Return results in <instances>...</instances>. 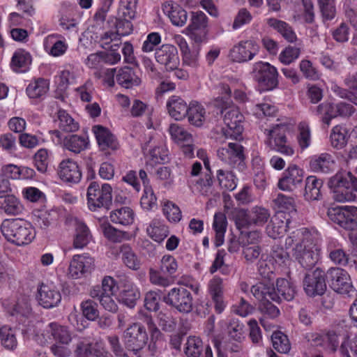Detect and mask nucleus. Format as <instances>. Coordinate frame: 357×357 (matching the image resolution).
Returning <instances> with one entry per match:
<instances>
[{
    "mask_svg": "<svg viewBox=\"0 0 357 357\" xmlns=\"http://www.w3.org/2000/svg\"><path fill=\"white\" fill-rule=\"evenodd\" d=\"M61 36L59 34H52L47 36L44 40V47L45 50L50 48V54L54 56L63 55L68 48V45L63 40H58L54 42V38H59Z\"/></svg>",
    "mask_w": 357,
    "mask_h": 357,
    "instance_id": "37",
    "label": "nucleus"
},
{
    "mask_svg": "<svg viewBox=\"0 0 357 357\" xmlns=\"http://www.w3.org/2000/svg\"><path fill=\"white\" fill-rule=\"evenodd\" d=\"M273 348L281 354H287L291 349L288 337L281 331L274 332L271 336Z\"/></svg>",
    "mask_w": 357,
    "mask_h": 357,
    "instance_id": "54",
    "label": "nucleus"
},
{
    "mask_svg": "<svg viewBox=\"0 0 357 357\" xmlns=\"http://www.w3.org/2000/svg\"><path fill=\"white\" fill-rule=\"evenodd\" d=\"M252 295L260 301L271 300L275 302L280 301V297L276 293L273 284L259 282L252 285L250 289Z\"/></svg>",
    "mask_w": 357,
    "mask_h": 357,
    "instance_id": "26",
    "label": "nucleus"
},
{
    "mask_svg": "<svg viewBox=\"0 0 357 357\" xmlns=\"http://www.w3.org/2000/svg\"><path fill=\"white\" fill-rule=\"evenodd\" d=\"M47 343L49 340H54L60 344H68L72 340L71 332L68 327L57 323H50L42 334Z\"/></svg>",
    "mask_w": 357,
    "mask_h": 357,
    "instance_id": "20",
    "label": "nucleus"
},
{
    "mask_svg": "<svg viewBox=\"0 0 357 357\" xmlns=\"http://www.w3.org/2000/svg\"><path fill=\"white\" fill-rule=\"evenodd\" d=\"M80 307L83 316L89 321H95L99 317L98 304L91 299L81 303Z\"/></svg>",
    "mask_w": 357,
    "mask_h": 357,
    "instance_id": "59",
    "label": "nucleus"
},
{
    "mask_svg": "<svg viewBox=\"0 0 357 357\" xmlns=\"http://www.w3.org/2000/svg\"><path fill=\"white\" fill-rule=\"evenodd\" d=\"M162 9L174 26H183L186 23L187 12L177 3L172 1H166L162 4Z\"/></svg>",
    "mask_w": 357,
    "mask_h": 357,
    "instance_id": "25",
    "label": "nucleus"
},
{
    "mask_svg": "<svg viewBox=\"0 0 357 357\" xmlns=\"http://www.w3.org/2000/svg\"><path fill=\"white\" fill-rule=\"evenodd\" d=\"M310 167L314 172L330 174L336 169V162L330 153H322L311 158Z\"/></svg>",
    "mask_w": 357,
    "mask_h": 357,
    "instance_id": "23",
    "label": "nucleus"
},
{
    "mask_svg": "<svg viewBox=\"0 0 357 357\" xmlns=\"http://www.w3.org/2000/svg\"><path fill=\"white\" fill-rule=\"evenodd\" d=\"M330 287L337 293L351 297L356 295L348 273L340 268H331L326 273Z\"/></svg>",
    "mask_w": 357,
    "mask_h": 357,
    "instance_id": "7",
    "label": "nucleus"
},
{
    "mask_svg": "<svg viewBox=\"0 0 357 357\" xmlns=\"http://www.w3.org/2000/svg\"><path fill=\"white\" fill-rule=\"evenodd\" d=\"M327 251L329 258L333 263L340 266H345L348 264L349 255L335 243L331 242L328 245Z\"/></svg>",
    "mask_w": 357,
    "mask_h": 357,
    "instance_id": "52",
    "label": "nucleus"
},
{
    "mask_svg": "<svg viewBox=\"0 0 357 357\" xmlns=\"http://www.w3.org/2000/svg\"><path fill=\"white\" fill-rule=\"evenodd\" d=\"M119 251L122 255L123 262L128 268L135 271L140 268V261L129 245H121Z\"/></svg>",
    "mask_w": 357,
    "mask_h": 357,
    "instance_id": "45",
    "label": "nucleus"
},
{
    "mask_svg": "<svg viewBox=\"0 0 357 357\" xmlns=\"http://www.w3.org/2000/svg\"><path fill=\"white\" fill-rule=\"evenodd\" d=\"M348 139V130L345 126L337 125L333 128L330 139L333 148L342 149L347 144Z\"/></svg>",
    "mask_w": 357,
    "mask_h": 357,
    "instance_id": "38",
    "label": "nucleus"
},
{
    "mask_svg": "<svg viewBox=\"0 0 357 357\" xmlns=\"http://www.w3.org/2000/svg\"><path fill=\"white\" fill-rule=\"evenodd\" d=\"M92 235L89 227L82 221H76L73 246L75 249H82L90 242Z\"/></svg>",
    "mask_w": 357,
    "mask_h": 357,
    "instance_id": "29",
    "label": "nucleus"
},
{
    "mask_svg": "<svg viewBox=\"0 0 357 357\" xmlns=\"http://www.w3.org/2000/svg\"><path fill=\"white\" fill-rule=\"evenodd\" d=\"M110 220L113 223L122 225H128L133 221L134 213L132 210L127 206L112 211L110 213Z\"/></svg>",
    "mask_w": 357,
    "mask_h": 357,
    "instance_id": "44",
    "label": "nucleus"
},
{
    "mask_svg": "<svg viewBox=\"0 0 357 357\" xmlns=\"http://www.w3.org/2000/svg\"><path fill=\"white\" fill-rule=\"evenodd\" d=\"M88 145V137L84 135H71L63 139L64 147L75 153H79L85 150Z\"/></svg>",
    "mask_w": 357,
    "mask_h": 357,
    "instance_id": "35",
    "label": "nucleus"
},
{
    "mask_svg": "<svg viewBox=\"0 0 357 357\" xmlns=\"http://www.w3.org/2000/svg\"><path fill=\"white\" fill-rule=\"evenodd\" d=\"M227 221L223 213L218 212L214 215L213 227L215 231V246H220L224 242V236L227 229Z\"/></svg>",
    "mask_w": 357,
    "mask_h": 357,
    "instance_id": "39",
    "label": "nucleus"
},
{
    "mask_svg": "<svg viewBox=\"0 0 357 357\" xmlns=\"http://www.w3.org/2000/svg\"><path fill=\"white\" fill-rule=\"evenodd\" d=\"M166 106L169 114L176 121L183 119L188 114V105L180 96H171Z\"/></svg>",
    "mask_w": 357,
    "mask_h": 357,
    "instance_id": "27",
    "label": "nucleus"
},
{
    "mask_svg": "<svg viewBox=\"0 0 357 357\" xmlns=\"http://www.w3.org/2000/svg\"><path fill=\"white\" fill-rule=\"evenodd\" d=\"M312 235L305 228L296 229L285 239L287 248H293L294 256L305 269L312 268L317 261V257L312 250Z\"/></svg>",
    "mask_w": 357,
    "mask_h": 357,
    "instance_id": "1",
    "label": "nucleus"
},
{
    "mask_svg": "<svg viewBox=\"0 0 357 357\" xmlns=\"http://www.w3.org/2000/svg\"><path fill=\"white\" fill-rule=\"evenodd\" d=\"M329 219L340 227L353 231L357 228V208L355 206H337L329 208Z\"/></svg>",
    "mask_w": 357,
    "mask_h": 357,
    "instance_id": "8",
    "label": "nucleus"
},
{
    "mask_svg": "<svg viewBox=\"0 0 357 357\" xmlns=\"http://www.w3.org/2000/svg\"><path fill=\"white\" fill-rule=\"evenodd\" d=\"M162 301L181 313L188 314L192 310V295L188 289L183 287H174L170 289L163 296Z\"/></svg>",
    "mask_w": 357,
    "mask_h": 357,
    "instance_id": "6",
    "label": "nucleus"
},
{
    "mask_svg": "<svg viewBox=\"0 0 357 357\" xmlns=\"http://www.w3.org/2000/svg\"><path fill=\"white\" fill-rule=\"evenodd\" d=\"M56 213L50 211H40L34 215L35 225L43 229H47L56 218Z\"/></svg>",
    "mask_w": 357,
    "mask_h": 357,
    "instance_id": "57",
    "label": "nucleus"
},
{
    "mask_svg": "<svg viewBox=\"0 0 357 357\" xmlns=\"http://www.w3.org/2000/svg\"><path fill=\"white\" fill-rule=\"evenodd\" d=\"M38 300L43 307L52 308L61 302V295L52 284H42L38 289Z\"/></svg>",
    "mask_w": 357,
    "mask_h": 357,
    "instance_id": "21",
    "label": "nucleus"
},
{
    "mask_svg": "<svg viewBox=\"0 0 357 357\" xmlns=\"http://www.w3.org/2000/svg\"><path fill=\"white\" fill-rule=\"evenodd\" d=\"M0 204V209L8 215H18L24 210V206L20 199L13 195H7L3 197Z\"/></svg>",
    "mask_w": 357,
    "mask_h": 357,
    "instance_id": "33",
    "label": "nucleus"
},
{
    "mask_svg": "<svg viewBox=\"0 0 357 357\" xmlns=\"http://www.w3.org/2000/svg\"><path fill=\"white\" fill-rule=\"evenodd\" d=\"M184 353L187 357H213V352L208 344L204 345L202 340L196 336L188 337Z\"/></svg>",
    "mask_w": 357,
    "mask_h": 357,
    "instance_id": "22",
    "label": "nucleus"
},
{
    "mask_svg": "<svg viewBox=\"0 0 357 357\" xmlns=\"http://www.w3.org/2000/svg\"><path fill=\"white\" fill-rule=\"evenodd\" d=\"M316 114L320 116L324 123L329 125L331 119L337 116L335 104L331 102H323L317 106Z\"/></svg>",
    "mask_w": 357,
    "mask_h": 357,
    "instance_id": "53",
    "label": "nucleus"
},
{
    "mask_svg": "<svg viewBox=\"0 0 357 357\" xmlns=\"http://www.w3.org/2000/svg\"><path fill=\"white\" fill-rule=\"evenodd\" d=\"M301 54L299 47L287 46L279 55V60L285 65H289L296 60Z\"/></svg>",
    "mask_w": 357,
    "mask_h": 357,
    "instance_id": "64",
    "label": "nucleus"
},
{
    "mask_svg": "<svg viewBox=\"0 0 357 357\" xmlns=\"http://www.w3.org/2000/svg\"><path fill=\"white\" fill-rule=\"evenodd\" d=\"M298 129V143L300 148L303 150L307 149L310 145L311 143V134L310 126L307 123L301 122L299 123Z\"/></svg>",
    "mask_w": 357,
    "mask_h": 357,
    "instance_id": "63",
    "label": "nucleus"
},
{
    "mask_svg": "<svg viewBox=\"0 0 357 357\" xmlns=\"http://www.w3.org/2000/svg\"><path fill=\"white\" fill-rule=\"evenodd\" d=\"M258 52V46L252 40L241 41L230 50L229 56L235 62L252 59Z\"/></svg>",
    "mask_w": 357,
    "mask_h": 357,
    "instance_id": "19",
    "label": "nucleus"
},
{
    "mask_svg": "<svg viewBox=\"0 0 357 357\" xmlns=\"http://www.w3.org/2000/svg\"><path fill=\"white\" fill-rule=\"evenodd\" d=\"M276 293L280 297L287 301L294 299L296 294L295 285L284 278H279L276 281Z\"/></svg>",
    "mask_w": 357,
    "mask_h": 357,
    "instance_id": "41",
    "label": "nucleus"
},
{
    "mask_svg": "<svg viewBox=\"0 0 357 357\" xmlns=\"http://www.w3.org/2000/svg\"><path fill=\"white\" fill-rule=\"evenodd\" d=\"M137 0H120L118 16L133 19L136 14Z\"/></svg>",
    "mask_w": 357,
    "mask_h": 357,
    "instance_id": "60",
    "label": "nucleus"
},
{
    "mask_svg": "<svg viewBox=\"0 0 357 357\" xmlns=\"http://www.w3.org/2000/svg\"><path fill=\"white\" fill-rule=\"evenodd\" d=\"M132 19L128 17H118L113 18L109 20V23H112L116 29V31H106L100 37L101 46L102 48H107L105 45H109L112 41L120 40L121 36H128L132 31V24L131 23Z\"/></svg>",
    "mask_w": 357,
    "mask_h": 357,
    "instance_id": "12",
    "label": "nucleus"
},
{
    "mask_svg": "<svg viewBox=\"0 0 357 357\" xmlns=\"http://www.w3.org/2000/svg\"><path fill=\"white\" fill-rule=\"evenodd\" d=\"M208 17L202 11L192 12L186 33L195 43H200L206 39Z\"/></svg>",
    "mask_w": 357,
    "mask_h": 357,
    "instance_id": "15",
    "label": "nucleus"
},
{
    "mask_svg": "<svg viewBox=\"0 0 357 357\" xmlns=\"http://www.w3.org/2000/svg\"><path fill=\"white\" fill-rule=\"evenodd\" d=\"M242 253L247 263L252 264L261 253V248L258 245L246 244L242 241Z\"/></svg>",
    "mask_w": 357,
    "mask_h": 357,
    "instance_id": "62",
    "label": "nucleus"
},
{
    "mask_svg": "<svg viewBox=\"0 0 357 357\" xmlns=\"http://www.w3.org/2000/svg\"><path fill=\"white\" fill-rule=\"evenodd\" d=\"M206 111L204 107L197 101H192L188 105V116L190 124L199 127L205 120Z\"/></svg>",
    "mask_w": 357,
    "mask_h": 357,
    "instance_id": "36",
    "label": "nucleus"
},
{
    "mask_svg": "<svg viewBox=\"0 0 357 357\" xmlns=\"http://www.w3.org/2000/svg\"><path fill=\"white\" fill-rule=\"evenodd\" d=\"M149 281L152 284L165 288L169 287L174 282V276L162 272L160 268H149Z\"/></svg>",
    "mask_w": 357,
    "mask_h": 357,
    "instance_id": "42",
    "label": "nucleus"
},
{
    "mask_svg": "<svg viewBox=\"0 0 357 357\" xmlns=\"http://www.w3.org/2000/svg\"><path fill=\"white\" fill-rule=\"evenodd\" d=\"M0 229L7 241L17 246L29 244L36 236V232L31 223L22 218L3 220Z\"/></svg>",
    "mask_w": 357,
    "mask_h": 357,
    "instance_id": "2",
    "label": "nucleus"
},
{
    "mask_svg": "<svg viewBox=\"0 0 357 357\" xmlns=\"http://www.w3.org/2000/svg\"><path fill=\"white\" fill-rule=\"evenodd\" d=\"M267 24L280 33L289 43L296 41L297 37L295 32L287 22L275 18H269L267 20Z\"/></svg>",
    "mask_w": 357,
    "mask_h": 357,
    "instance_id": "34",
    "label": "nucleus"
},
{
    "mask_svg": "<svg viewBox=\"0 0 357 357\" xmlns=\"http://www.w3.org/2000/svg\"><path fill=\"white\" fill-rule=\"evenodd\" d=\"M123 337L126 347L135 353L143 349L148 340L145 328L137 323L128 327L126 330Z\"/></svg>",
    "mask_w": 357,
    "mask_h": 357,
    "instance_id": "14",
    "label": "nucleus"
},
{
    "mask_svg": "<svg viewBox=\"0 0 357 357\" xmlns=\"http://www.w3.org/2000/svg\"><path fill=\"white\" fill-rule=\"evenodd\" d=\"M249 221L255 226H264L270 219L269 211L264 207L255 206L248 212Z\"/></svg>",
    "mask_w": 357,
    "mask_h": 357,
    "instance_id": "51",
    "label": "nucleus"
},
{
    "mask_svg": "<svg viewBox=\"0 0 357 357\" xmlns=\"http://www.w3.org/2000/svg\"><path fill=\"white\" fill-rule=\"evenodd\" d=\"M148 235L155 241L160 243L168 235L169 230L159 220H153L146 229Z\"/></svg>",
    "mask_w": 357,
    "mask_h": 357,
    "instance_id": "43",
    "label": "nucleus"
},
{
    "mask_svg": "<svg viewBox=\"0 0 357 357\" xmlns=\"http://www.w3.org/2000/svg\"><path fill=\"white\" fill-rule=\"evenodd\" d=\"M31 63V54L28 52L20 49L13 54L11 59L10 67L15 72H25L29 68Z\"/></svg>",
    "mask_w": 357,
    "mask_h": 357,
    "instance_id": "32",
    "label": "nucleus"
},
{
    "mask_svg": "<svg viewBox=\"0 0 357 357\" xmlns=\"http://www.w3.org/2000/svg\"><path fill=\"white\" fill-rule=\"evenodd\" d=\"M162 211L164 215L171 222L176 223L181 219L182 215L179 207L170 201L164 202Z\"/></svg>",
    "mask_w": 357,
    "mask_h": 357,
    "instance_id": "61",
    "label": "nucleus"
},
{
    "mask_svg": "<svg viewBox=\"0 0 357 357\" xmlns=\"http://www.w3.org/2000/svg\"><path fill=\"white\" fill-rule=\"evenodd\" d=\"M221 108V114L227 128L222 129V135L227 139L237 140L243 132V115L239 109L232 105L230 101H223Z\"/></svg>",
    "mask_w": 357,
    "mask_h": 357,
    "instance_id": "3",
    "label": "nucleus"
},
{
    "mask_svg": "<svg viewBox=\"0 0 357 357\" xmlns=\"http://www.w3.org/2000/svg\"><path fill=\"white\" fill-rule=\"evenodd\" d=\"M285 131L286 126L282 124H276L270 129H265V144L272 150L285 156H291L294 154V150L287 142Z\"/></svg>",
    "mask_w": 357,
    "mask_h": 357,
    "instance_id": "5",
    "label": "nucleus"
},
{
    "mask_svg": "<svg viewBox=\"0 0 357 357\" xmlns=\"http://www.w3.org/2000/svg\"><path fill=\"white\" fill-rule=\"evenodd\" d=\"M0 344L8 350L17 348V341L15 331L7 326L0 328Z\"/></svg>",
    "mask_w": 357,
    "mask_h": 357,
    "instance_id": "50",
    "label": "nucleus"
},
{
    "mask_svg": "<svg viewBox=\"0 0 357 357\" xmlns=\"http://www.w3.org/2000/svg\"><path fill=\"white\" fill-rule=\"evenodd\" d=\"M94 267V259L88 254L75 255L70 261L67 276L77 280L90 273Z\"/></svg>",
    "mask_w": 357,
    "mask_h": 357,
    "instance_id": "13",
    "label": "nucleus"
},
{
    "mask_svg": "<svg viewBox=\"0 0 357 357\" xmlns=\"http://www.w3.org/2000/svg\"><path fill=\"white\" fill-rule=\"evenodd\" d=\"M168 130L172 139L178 144L192 142V135L178 123H172Z\"/></svg>",
    "mask_w": 357,
    "mask_h": 357,
    "instance_id": "47",
    "label": "nucleus"
},
{
    "mask_svg": "<svg viewBox=\"0 0 357 357\" xmlns=\"http://www.w3.org/2000/svg\"><path fill=\"white\" fill-rule=\"evenodd\" d=\"M120 301L130 308L135 306L137 301L140 298L138 288L130 281L127 280L119 294Z\"/></svg>",
    "mask_w": 357,
    "mask_h": 357,
    "instance_id": "30",
    "label": "nucleus"
},
{
    "mask_svg": "<svg viewBox=\"0 0 357 357\" xmlns=\"http://www.w3.org/2000/svg\"><path fill=\"white\" fill-rule=\"evenodd\" d=\"M56 122L59 128L63 132H73L79 129V123L63 109L58 111Z\"/></svg>",
    "mask_w": 357,
    "mask_h": 357,
    "instance_id": "40",
    "label": "nucleus"
},
{
    "mask_svg": "<svg viewBox=\"0 0 357 357\" xmlns=\"http://www.w3.org/2000/svg\"><path fill=\"white\" fill-rule=\"evenodd\" d=\"M155 58L158 63L165 67L167 71H173L180 65L177 48L173 45L165 44L157 48Z\"/></svg>",
    "mask_w": 357,
    "mask_h": 357,
    "instance_id": "18",
    "label": "nucleus"
},
{
    "mask_svg": "<svg viewBox=\"0 0 357 357\" xmlns=\"http://www.w3.org/2000/svg\"><path fill=\"white\" fill-rule=\"evenodd\" d=\"M49 82L43 78H38L26 87V93L31 98H40L48 91Z\"/></svg>",
    "mask_w": 357,
    "mask_h": 357,
    "instance_id": "48",
    "label": "nucleus"
},
{
    "mask_svg": "<svg viewBox=\"0 0 357 357\" xmlns=\"http://www.w3.org/2000/svg\"><path fill=\"white\" fill-rule=\"evenodd\" d=\"M351 173L349 172H339L329 179L328 185L333 191L342 188L349 189L351 183Z\"/></svg>",
    "mask_w": 357,
    "mask_h": 357,
    "instance_id": "46",
    "label": "nucleus"
},
{
    "mask_svg": "<svg viewBox=\"0 0 357 357\" xmlns=\"http://www.w3.org/2000/svg\"><path fill=\"white\" fill-rule=\"evenodd\" d=\"M273 202L280 211H287L288 212H292L296 211L295 200L291 197L279 193Z\"/></svg>",
    "mask_w": 357,
    "mask_h": 357,
    "instance_id": "58",
    "label": "nucleus"
},
{
    "mask_svg": "<svg viewBox=\"0 0 357 357\" xmlns=\"http://www.w3.org/2000/svg\"><path fill=\"white\" fill-rule=\"evenodd\" d=\"M217 178L220 186L227 190L231 191L237 185L235 175L230 171L218 170Z\"/></svg>",
    "mask_w": 357,
    "mask_h": 357,
    "instance_id": "56",
    "label": "nucleus"
},
{
    "mask_svg": "<svg viewBox=\"0 0 357 357\" xmlns=\"http://www.w3.org/2000/svg\"><path fill=\"white\" fill-rule=\"evenodd\" d=\"M105 75L110 86L114 84V77L117 83L126 89H130L141 84V79L136 75L134 69L128 66L121 68L117 73L116 68L107 69Z\"/></svg>",
    "mask_w": 357,
    "mask_h": 357,
    "instance_id": "10",
    "label": "nucleus"
},
{
    "mask_svg": "<svg viewBox=\"0 0 357 357\" xmlns=\"http://www.w3.org/2000/svg\"><path fill=\"white\" fill-rule=\"evenodd\" d=\"M114 280L110 276H105L101 285H96L90 289L89 295L91 297H97L105 294H114Z\"/></svg>",
    "mask_w": 357,
    "mask_h": 357,
    "instance_id": "49",
    "label": "nucleus"
},
{
    "mask_svg": "<svg viewBox=\"0 0 357 357\" xmlns=\"http://www.w3.org/2000/svg\"><path fill=\"white\" fill-rule=\"evenodd\" d=\"M93 130L101 149H111L115 150L118 148L119 144L115 137L108 129L102 126H95Z\"/></svg>",
    "mask_w": 357,
    "mask_h": 357,
    "instance_id": "28",
    "label": "nucleus"
},
{
    "mask_svg": "<svg viewBox=\"0 0 357 357\" xmlns=\"http://www.w3.org/2000/svg\"><path fill=\"white\" fill-rule=\"evenodd\" d=\"M278 75L277 69L268 63L257 62L254 65L253 78L264 90H273L277 87Z\"/></svg>",
    "mask_w": 357,
    "mask_h": 357,
    "instance_id": "9",
    "label": "nucleus"
},
{
    "mask_svg": "<svg viewBox=\"0 0 357 357\" xmlns=\"http://www.w3.org/2000/svg\"><path fill=\"white\" fill-rule=\"evenodd\" d=\"M58 174L66 183H77L82 178V172L78 165L71 159L62 160L59 166Z\"/></svg>",
    "mask_w": 357,
    "mask_h": 357,
    "instance_id": "24",
    "label": "nucleus"
},
{
    "mask_svg": "<svg viewBox=\"0 0 357 357\" xmlns=\"http://www.w3.org/2000/svg\"><path fill=\"white\" fill-rule=\"evenodd\" d=\"M112 188L108 183L100 187L96 181L90 183L87 188V204L91 211H96L99 208L108 209L112 202Z\"/></svg>",
    "mask_w": 357,
    "mask_h": 357,
    "instance_id": "4",
    "label": "nucleus"
},
{
    "mask_svg": "<svg viewBox=\"0 0 357 357\" xmlns=\"http://www.w3.org/2000/svg\"><path fill=\"white\" fill-rule=\"evenodd\" d=\"M323 181L315 176H310L305 180L304 197L307 201L319 200L321 197V188Z\"/></svg>",
    "mask_w": 357,
    "mask_h": 357,
    "instance_id": "31",
    "label": "nucleus"
},
{
    "mask_svg": "<svg viewBox=\"0 0 357 357\" xmlns=\"http://www.w3.org/2000/svg\"><path fill=\"white\" fill-rule=\"evenodd\" d=\"M287 221L284 222L278 217L273 218L271 222L266 227L268 235L273 238H277L287 231Z\"/></svg>",
    "mask_w": 357,
    "mask_h": 357,
    "instance_id": "55",
    "label": "nucleus"
},
{
    "mask_svg": "<svg viewBox=\"0 0 357 357\" xmlns=\"http://www.w3.org/2000/svg\"><path fill=\"white\" fill-rule=\"evenodd\" d=\"M217 156L231 167H244V148L238 142H229L227 146L219 148Z\"/></svg>",
    "mask_w": 357,
    "mask_h": 357,
    "instance_id": "11",
    "label": "nucleus"
},
{
    "mask_svg": "<svg viewBox=\"0 0 357 357\" xmlns=\"http://www.w3.org/2000/svg\"><path fill=\"white\" fill-rule=\"evenodd\" d=\"M303 178V170L296 165H290L283 172L278 187L282 191L292 192L301 185Z\"/></svg>",
    "mask_w": 357,
    "mask_h": 357,
    "instance_id": "17",
    "label": "nucleus"
},
{
    "mask_svg": "<svg viewBox=\"0 0 357 357\" xmlns=\"http://www.w3.org/2000/svg\"><path fill=\"white\" fill-rule=\"evenodd\" d=\"M326 273L319 268L307 273L303 279L304 290L307 295H322L326 289Z\"/></svg>",
    "mask_w": 357,
    "mask_h": 357,
    "instance_id": "16",
    "label": "nucleus"
}]
</instances>
